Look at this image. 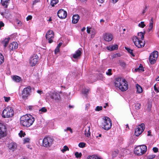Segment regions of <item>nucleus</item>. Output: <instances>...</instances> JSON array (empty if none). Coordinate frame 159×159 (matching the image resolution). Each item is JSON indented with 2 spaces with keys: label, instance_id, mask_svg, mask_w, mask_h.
I'll use <instances>...</instances> for the list:
<instances>
[{
  "label": "nucleus",
  "instance_id": "f257e3e1",
  "mask_svg": "<svg viewBox=\"0 0 159 159\" xmlns=\"http://www.w3.org/2000/svg\"><path fill=\"white\" fill-rule=\"evenodd\" d=\"M34 118L30 114H26L21 116L20 119V125L24 127H29L32 125Z\"/></svg>",
  "mask_w": 159,
  "mask_h": 159
},
{
  "label": "nucleus",
  "instance_id": "f03ea898",
  "mask_svg": "<svg viewBox=\"0 0 159 159\" xmlns=\"http://www.w3.org/2000/svg\"><path fill=\"white\" fill-rule=\"evenodd\" d=\"M115 86L118 87L122 91H126L128 88L127 82L124 79L118 77L116 79L115 82Z\"/></svg>",
  "mask_w": 159,
  "mask_h": 159
},
{
  "label": "nucleus",
  "instance_id": "7ed1b4c3",
  "mask_svg": "<svg viewBox=\"0 0 159 159\" xmlns=\"http://www.w3.org/2000/svg\"><path fill=\"white\" fill-rule=\"evenodd\" d=\"M102 128L107 130H109L112 127V121L110 118L107 117L102 118Z\"/></svg>",
  "mask_w": 159,
  "mask_h": 159
},
{
  "label": "nucleus",
  "instance_id": "20e7f679",
  "mask_svg": "<svg viewBox=\"0 0 159 159\" xmlns=\"http://www.w3.org/2000/svg\"><path fill=\"white\" fill-rule=\"evenodd\" d=\"M147 150V146L143 145L136 147L134 149V152L137 155L141 156L144 154Z\"/></svg>",
  "mask_w": 159,
  "mask_h": 159
},
{
  "label": "nucleus",
  "instance_id": "39448f33",
  "mask_svg": "<svg viewBox=\"0 0 159 159\" xmlns=\"http://www.w3.org/2000/svg\"><path fill=\"white\" fill-rule=\"evenodd\" d=\"M14 111L12 108L8 107L3 111L2 116L4 118H8L11 117L13 116Z\"/></svg>",
  "mask_w": 159,
  "mask_h": 159
},
{
  "label": "nucleus",
  "instance_id": "423d86ee",
  "mask_svg": "<svg viewBox=\"0 0 159 159\" xmlns=\"http://www.w3.org/2000/svg\"><path fill=\"white\" fill-rule=\"evenodd\" d=\"M54 139L49 137H45L43 140L42 145L46 148L50 147L53 143Z\"/></svg>",
  "mask_w": 159,
  "mask_h": 159
},
{
  "label": "nucleus",
  "instance_id": "0eeeda50",
  "mask_svg": "<svg viewBox=\"0 0 159 159\" xmlns=\"http://www.w3.org/2000/svg\"><path fill=\"white\" fill-rule=\"evenodd\" d=\"M133 41L135 45L138 48H142L145 45V43L136 36L133 37Z\"/></svg>",
  "mask_w": 159,
  "mask_h": 159
},
{
  "label": "nucleus",
  "instance_id": "6e6552de",
  "mask_svg": "<svg viewBox=\"0 0 159 159\" xmlns=\"http://www.w3.org/2000/svg\"><path fill=\"white\" fill-rule=\"evenodd\" d=\"M31 91V88L30 86H28L24 89L22 91L21 94L22 98L25 100L27 99L30 94Z\"/></svg>",
  "mask_w": 159,
  "mask_h": 159
},
{
  "label": "nucleus",
  "instance_id": "1a4fd4ad",
  "mask_svg": "<svg viewBox=\"0 0 159 159\" xmlns=\"http://www.w3.org/2000/svg\"><path fill=\"white\" fill-rule=\"evenodd\" d=\"M158 56V52L154 51L151 53L149 58L150 63L151 64H154L156 61Z\"/></svg>",
  "mask_w": 159,
  "mask_h": 159
},
{
  "label": "nucleus",
  "instance_id": "9d476101",
  "mask_svg": "<svg viewBox=\"0 0 159 159\" xmlns=\"http://www.w3.org/2000/svg\"><path fill=\"white\" fill-rule=\"evenodd\" d=\"M39 57L37 54H34L31 56L29 59V63L31 66H34L37 63Z\"/></svg>",
  "mask_w": 159,
  "mask_h": 159
},
{
  "label": "nucleus",
  "instance_id": "9b49d317",
  "mask_svg": "<svg viewBox=\"0 0 159 159\" xmlns=\"http://www.w3.org/2000/svg\"><path fill=\"white\" fill-rule=\"evenodd\" d=\"M144 129V125L141 124L135 129V135L136 136H139Z\"/></svg>",
  "mask_w": 159,
  "mask_h": 159
},
{
  "label": "nucleus",
  "instance_id": "f8f14e48",
  "mask_svg": "<svg viewBox=\"0 0 159 159\" xmlns=\"http://www.w3.org/2000/svg\"><path fill=\"white\" fill-rule=\"evenodd\" d=\"M46 37L48 40L49 43H51L53 42L52 39L54 38L53 32L52 30H49L47 32Z\"/></svg>",
  "mask_w": 159,
  "mask_h": 159
},
{
  "label": "nucleus",
  "instance_id": "ddd939ff",
  "mask_svg": "<svg viewBox=\"0 0 159 159\" xmlns=\"http://www.w3.org/2000/svg\"><path fill=\"white\" fill-rule=\"evenodd\" d=\"M102 38L104 40L107 42L111 41L113 38V36L110 33H105L103 34Z\"/></svg>",
  "mask_w": 159,
  "mask_h": 159
},
{
  "label": "nucleus",
  "instance_id": "4468645a",
  "mask_svg": "<svg viewBox=\"0 0 159 159\" xmlns=\"http://www.w3.org/2000/svg\"><path fill=\"white\" fill-rule=\"evenodd\" d=\"M57 15L61 19H65L66 18L67 13L66 11L63 9L59 10L57 12Z\"/></svg>",
  "mask_w": 159,
  "mask_h": 159
},
{
  "label": "nucleus",
  "instance_id": "2eb2a0df",
  "mask_svg": "<svg viewBox=\"0 0 159 159\" xmlns=\"http://www.w3.org/2000/svg\"><path fill=\"white\" fill-rule=\"evenodd\" d=\"M6 129V126L0 123V139L5 136Z\"/></svg>",
  "mask_w": 159,
  "mask_h": 159
},
{
  "label": "nucleus",
  "instance_id": "dca6fc26",
  "mask_svg": "<svg viewBox=\"0 0 159 159\" xmlns=\"http://www.w3.org/2000/svg\"><path fill=\"white\" fill-rule=\"evenodd\" d=\"M50 97L52 99L55 101H58L60 98L59 94L55 91L51 93Z\"/></svg>",
  "mask_w": 159,
  "mask_h": 159
},
{
  "label": "nucleus",
  "instance_id": "f3484780",
  "mask_svg": "<svg viewBox=\"0 0 159 159\" xmlns=\"http://www.w3.org/2000/svg\"><path fill=\"white\" fill-rule=\"evenodd\" d=\"M18 47V43L16 42H13L9 45V48L10 50H14L17 49Z\"/></svg>",
  "mask_w": 159,
  "mask_h": 159
},
{
  "label": "nucleus",
  "instance_id": "a211bd4d",
  "mask_svg": "<svg viewBox=\"0 0 159 159\" xmlns=\"http://www.w3.org/2000/svg\"><path fill=\"white\" fill-rule=\"evenodd\" d=\"M85 128L84 134L85 136L89 138L90 136V126L86 125L85 126Z\"/></svg>",
  "mask_w": 159,
  "mask_h": 159
},
{
  "label": "nucleus",
  "instance_id": "6ab92c4d",
  "mask_svg": "<svg viewBox=\"0 0 159 159\" xmlns=\"http://www.w3.org/2000/svg\"><path fill=\"white\" fill-rule=\"evenodd\" d=\"M17 147L16 144L15 143H11L9 144L8 146L9 149L12 152Z\"/></svg>",
  "mask_w": 159,
  "mask_h": 159
},
{
  "label": "nucleus",
  "instance_id": "aec40b11",
  "mask_svg": "<svg viewBox=\"0 0 159 159\" xmlns=\"http://www.w3.org/2000/svg\"><path fill=\"white\" fill-rule=\"evenodd\" d=\"M82 53L81 49H79L75 53L73 54V57L74 58L76 59L80 57Z\"/></svg>",
  "mask_w": 159,
  "mask_h": 159
},
{
  "label": "nucleus",
  "instance_id": "412c9836",
  "mask_svg": "<svg viewBox=\"0 0 159 159\" xmlns=\"http://www.w3.org/2000/svg\"><path fill=\"white\" fill-rule=\"evenodd\" d=\"M80 19V16L78 15H74L72 17V22L74 24L77 23Z\"/></svg>",
  "mask_w": 159,
  "mask_h": 159
},
{
  "label": "nucleus",
  "instance_id": "4be33fe9",
  "mask_svg": "<svg viewBox=\"0 0 159 159\" xmlns=\"http://www.w3.org/2000/svg\"><path fill=\"white\" fill-rule=\"evenodd\" d=\"M10 0H1L2 5L5 8H7L9 3Z\"/></svg>",
  "mask_w": 159,
  "mask_h": 159
},
{
  "label": "nucleus",
  "instance_id": "5701e85b",
  "mask_svg": "<svg viewBox=\"0 0 159 159\" xmlns=\"http://www.w3.org/2000/svg\"><path fill=\"white\" fill-rule=\"evenodd\" d=\"M10 39V38H5L4 40L2 41L1 43L3 45L4 48H6L7 46Z\"/></svg>",
  "mask_w": 159,
  "mask_h": 159
},
{
  "label": "nucleus",
  "instance_id": "b1692460",
  "mask_svg": "<svg viewBox=\"0 0 159 159\" xmlns=\"http://www.w3.org/2000/svg\"><path fill=\"white\" fill-rule=\"evenodd\" d=\"M118 48V46L116 45H114L110 46H107L106 48L107 49L110 51H112V50L116 49Z\"/></svg>",
  "mask_w": 159,
  "mask_h": 159
},
{
  "label": "nucleus",
  "instance_id": "393cba45",
  "mask_svg": "<svg viewBox=\"0 0 159 159\" xmlns=\"http://www.w3.org/2000/svg\"><path fill=\"white\" fill-rule=\"evenodd\" d=\"M145 33V32H144V33H143L142 32L138 33V37L137 36V37L139 38V39L142 40H143Z\"/></svg>",
  "mask_w": 159,
  "mask_h": 159
},
{
  "label": "nucleus",
  "instance_id": "a878e982",
  "mask_svg": "<svg viewBox=\"0 0 159 159\" xmlns=\"http://www.w3.org/2000/svg\"><path fill=\"white\" fill-rule=\"evenodd\" d=\"M12 78L14 81L16 82H19L21 80V77L17 75L13 76Z\"/></svg>",
  "mask_w": 159,
  "mask_h": 159
},
{
  "label": "nucleus",
  "instance_id": "bb28decb",
  "mask_svg": "<svg viewBox=\"0 0 159 159\" xmlns=\"http://www.w3.org/2000/svg\"><path fill=\"white\" fill-rule=\"evenodd\" d=\"M87 159H99V157L98 155L93 154L92 156H88Z\"/></svg>",
  "mask_w": 159,
  "mask_h": 159
},
{
  "label": "nucleus",
  "instance_id": "cd10ccee",
  "mask_svg": "<svg viewBox=\"0 0 159 159\" xmlns=\"http://www.w3.org/2000/svg\"><path fill=\"white\" fill-rule=\"evenodd\" d=\"M136 88L137 89V91L139 93H142L143 91V89L142 87L139 84H137Z\"/></svg>",
  "mask_w": 159,
  "mask_h": 159
},
{
  "label": "nucleus",
  "instance_id": "c85d7f7f",
  "mask_svg": "<svg viewBox=\"0 0 159 159\" xmlns=\"http://www.w3.org/2000/svg\"><path fill=\"white\" fill-rule=\"evenodd\" d=\"M125 48L126 50L132 56H134V55L133 52L132 50L130 49V48L126 47H125Z\"/></svg>",
  "mask_w": 159,
  "mask_h": 159
},
{
  "label": "nucleus",
  "instance_id": "c756f323",
  "mask_svg": "<svg viewBox=\"0 0 159 159\" xmlns=\"http://www.w3.org/2000/svg\"><path fill=\"white\" fill-rule=\"evenodd\" d=\"M4 58L3 55L0 53V65L2 64L4 61Z\"/></svg>",
  "mask_w": 159,
  "mask_h": 159
},
{
  "label": "nucleus",
  "instance_id": "7c9ffc66",
  "mask_svg": "<svg viewBox=\"0 0 159 159\" xmlns=\"http://www.w3.org/2000/svg\"><path fill=\"white\" fill-rule=\"evenodd\" d=\"M135 70L137 71L139 70H141L142 71H144V69L143 68V66L140 64L139 66V67L138 68L135 69Z\"/></svg>",
  "mask_w": 159,
  "mask_h": 159
},
{
  "label": "nucleus",
  "instance_id": "2f4dec72",
  "mask_svg": "<svg viewBox=\"0 0 159 159\" xmlns=\"http://www.w3.org/2000/svg\"><path fill=\"white\" fill-rule=\"evenodd\" d=\"M58 2V0H52L51 2V5L52 7H54L55 5Z\"/></svg>",
  "mask_w": 159,
  "mask_h": 159
},
{
  "label": "nucleus",
  "instance_id": "473e14b6",
  "mask_svg": "<svg viewBox=\"0 0 159 159\" xmlns=\"http://www.w3.org/2000/svg\"><path fill=\"white\" fill-rule=\"evenodd\" d=\"M75 155L76 158H78L81 157L82 154L81 152H76L75 153Z\"/></svg>",
  "mask_w": 159,
  "mask_h": 159
},
{
  "label": "nucleus",
  "instance_id": "72a5a7b5",
  "mask_svg": "<svg viewBox=\"0 0 159 159\" xmlns=\"http://www.w3.org/2000/svg\"><path fill=\"white\" fill-rule=\"evenodd\" d=\"M86 144L84 142H80L78 146L79 147L81 148H84L85 147Z\"/></svg>",
  "mask_w": 159,
  "mask_h": 159
},
{
  "label": "nucleus",
  "instance_id": "f704fd0d",
  "mask_svg": "<svg viewBox=\"0 0 159 159\" xmlns=\"http://www.w3.org/2000/svg\"><path fill=\"white\" fill-rule=\"evenodd\" d=\"M135 109L137 110H138L140 108L141 104L140 103H137L135 105Z\"/></svg>",
  "mask_w": 159,
  "mask_h": 159
},
{
  "label": "nucleus",
  "instance_id": "c9c22d12",
  "mask_svg": "<svg viewBox=\"0 0 159 159\" xmlns=\"http://www.w3.org/2000/svg\"><path fill=\"white\" fill-rule=\"evenodd\" d=\"M68 148L66 146H65L64 147V148L63 149L61 150V151L63 152L64 153L67 150H69Z\"/></svg>",
  "mask_w": 159,
  "mask_h": 159
},
{
  "label": "nucleus",
  "instance_id": "e433bc0d",
  "mask_svg": "<svg viewBox=\"0 0 159 159\" xmlns=\"http://www.w3.org/2000/svg\"><path fill=\"white\" fill-rule=\"evenodd\" d=\"M138 26L141 28H143L145 26V25L144 24V22H141L139 24Z\"/></svg>",
  "mask_w": 159,
  "mask_h": 159
},
{
  "label": "nucleus",
  "instance_id": "4c0bfd02",
  "mask_svg": "<svg viewBox=\"0 0 159 159\" xmlns=\"http://www.w3.org/2000/svg\"><path fill=\"white\" fill-rule=\"evenodd\" d=\"M112 70L111 69H109L108 70V71L106 73L107 75H112Z\"/></svg>",
  "mask_w": 159,
  "mask_h": 159
},
{
  "label": "nucleus",
  "instance_id": "58836bf2",
  "mask_svg": "<svg viewBox=\"0 0 159 159\" xmlns=\"http://www.w3.org/2000/svg\"><path fill=\"white\" fill-rule=\"evenodd\" d=\"M120 66L123 67H125L126 66V64L124 62L121 61L120 62Z\"/></svg>",
  "mask_w": 159,
  "mask_h": 159
},
{
  "label": "nucleus",
  "instance_id": "ea45409f",
  "mask_svg": "<svg viewBox=\"0 0 159 159\" xmlns=\"http://www.w3.org/2000/svg\"><path fill=\"white\" fill-rule=\"evenodd\" d=\"M47 110L45 107H42L41 109H39V111H42L43 112H45L47 111Z\"/></svg>",
  "mask_w": 159,
  "mask_h": 159
},
{
  "label": "nucleus",
  "instance_id": "a19ab883",
  "mask_svg": "<svg viewBox=\"0 0 159 159\" xmlns=\"http://www.w3.org/2000/svg\"><path fill=\"white\" fill-rule=\"evenodd\" d=\"M89 91L90 90L89 89H84L83 93L84 94H87L89 93Z\"/></svg>",
  "mask_w": 159,
  "mask_h": 159
},
{
  "label": "nucleus",
  "instance_id": "79ce46f5",
  "mask_svg": "<svg viewBox=\"0 0 159 159\" xmlns=\"http://www.w3.org/2000/svg\"><path fill=\"white\" fill-rule=\"evenodd\" d=\"M3 98L5 102H8L10 99V97H6L5 96H4Z\"/></svg>",
  "mask_w": 159,
  "mask_h": 159
},
{
  "label": "nucleus",
  "instance_id": "37998d69",
  "mask_svg": "<svg viewBox=\"0 0 159 159\" xmlns=\"http://www.w3.org/2000/svg\"><path fill=\"white\" fill-rule=\"evenodd\" d=\"M27 110L31 111L33 109V106H27Z\"/></svg>",
  "mask_w": 159,
  "mask_h": 159
},
{
  "label": "nucleus",
  "instance_id": "c03bdc74",
  "mask_svg": "<svg viewBox=\"0 0 159 159\" xmlns=\"http://www.w3.org/2000/svg\"><path fill=\"white\" fill-rule=\"evenodd\" d=\"M153 23L150 22V25H149V31L151 30L152 29V28H153Z\"/></svg>",
  "mask_w": 159,
  "mask_h": 159
},
{
  "label": "nucleus",
  "instance_id": "a18cd8bd",
  "mask_svg": "<svg viewBox=\"0 0 159 159\" xmlns=\"http://www.w3.org/2000/svg\"><path fill=\"white\" fill-rule=\"evenodd\" d=\"M155 157V155H149L148 158L149 159H152L154 158Z\"/></svg>",
  "mask_w": 159,
  "mask_h": 159
},
{
  "label": "nucleus",
  "instance_id": "49530a36",
  "mask_svg": "<svg viewBox=\"0 0 159 159\" xmlns=\"http://www.w3.org/2000/svg\"><path fill=\"white\" fill-rule=\"evenodd\" d=\"M65 131H66V130H69L70 131V133H73V131L72 130V129L70 127H67L66 128V130L65 129L64 130Z\"/></svg>",
  "mask_w": 159,
  "mask_h": 159
},
{
  "label": "nucleus",
  "instance_id": "de8ad7c7",
  "mask_svg": "<svg viewBox=\"0 0 159 159\" xmlns=\"http://www.w3.org/2000/svg\"><path fill=\"white\" fill-rule=\"evenodd\" d=\"M59 52V48H56L54 52L55 54Z\"/></svg>",
  "mask_w": 159,
  "mask_h": 159
},
{
  "label": "nucleus",
  "instance_id": "09e8293b",
  "mask_svg": "<svg viewBox=\"0 0 159 159\" xmlns=\"http://www.w3.org/2000/svg\"><path fill=\"white\" fill-rule=\"evenodd\" d=\"M32 17L31 15L28 16L27 17H26V20L27 21H28L29 20H30L32 19Z\"/></svg>",
  "mask_w": 159,
  "mask_h": 159
},
{
  "label": "nucleus",
  "instance_id": "8fccbe9b",
  "mask_svg": "<svg viewBox=\"0 0 159 159\" xmlns=\"http://www.w3.org/2000/svg\"><path fill=\"white\" fill-rule=\"evenodd\" d=\"M152 150L154 152H158V149L156 147L153 148Z\"/></svg>",
  "mask_w": 159,
  "mask_h": 159
},
{
  "label": "nucleus",
  "instance_id": "3c124183",
  "mask_svg": "<svg viewBox=\"0 0 159 159\" xmlns=\"http://www.w3.org/2000/svg\"><path fill=\"white\" fill-rule=\"evenodd\" d=\"M118 154V153H116V152L115 151L112 154V156L113 157H115Z\"/></svg>",
  "mask_w": 159,
  "mask_h": 159
},
{
  "label": "nucleus",
  "instance_id": "603ef678",
  "mask_svg": "<svg viewBox=\"0 0 159 159\" xmlns=\"http://www.w3.org/2000/svg\"><path fill=\"white\" fill-rule=\"evenodd\" d=\"M19 134L20 136V137H22V136L24 137V135H23V132L22 130L20 131V132Z\"/></svg>",
  "mask_w": 159,
  "mask_h": 159
},
{
  "label": "nucleus",
  "instance_id": "864d4df0",
  "mask_svg": "<svg viewBox=\"0 0 159 159\" xmlns=\"http://www.w3.org/2000/svg\"><path fill=\"white\" fill-rule=\"evenodd\" d=\"M154 90L155 91L157 92V93H158V92H159V91L158 90L156 86V84H155L154 86Z\"/></svg>",
  "mask_w": 159,
  "mask_h": 159
},
{
  "label": "nucleus",
  "instance_id": "5fc2aeb1",
  "mask_svg": "<svg viewBox=\"0 0 159 159\" xmlns=\"http://www.w3.org/2000/svg\"><path fill=\"white\" fill-rule=\"evenodd\" d=\"M4 26V24L2 21L0 22V29L2 27H3Z\"/></svg>",
  "mask_w": 159,
  "mask_h": 159
},
{
  "label": "nucleus",
  "instance_id": "6e6d98bb",
  "mask_svg": "<svg viewBox=\"0 0 159 159\" xmlns=\"http://www.w3.org/2000/svg\"><path fill=\"white\" fill-rule=\"evenodd\" d=\"M87 33L88 34H90V28L88 27L87 28Z\"/></svg>",
  "mask_w": 159,
  "mask_h": 159
},
{
  "label": "nucleus",
  "instance_id": "4d7b16f0",
  "mask_svg": "<svg viewBox=\"0 0 159 159\" xmlns=\"http://www.w3.org/2000/svg\"><path fill=\"white\" fill-rule=\"evenodd\" d=\"M30 139L29 138H26L24 139V141L25 143H28L29 142Z\"/></svg>",
  "mask_w": 159,
  "mask_h": 159
},
{
  "label": "nucleus",
  "instance_id": "13d9d810",
  "mask_svg": "<svg viewBox=\"0 0 159 159\" xmlns=\"http://www.w3.org/2000/svg\"><path fill=\"white\" fill-rule=\"evenodd\" d=\"M62 44V43L61 42L58 45H57V47L56 48H59L61 46Z\"/></svg>",
  "mask_w": 159,
  "mask_h": 159
},
{
  "label": "nucleus",
  "instance_id": "bf43d9fd",
  "mask_svg": "<svg viewBox=\"0 0 159 159\" xmlns=\"http://www.w3.org/2000/svg\"><path fill=\"white\" fill-rule=\"evenodd\" d=\"M89 104H86L85 105V109H86L87 110L88 109V108L89 107Z\"/></svg>",
  "mask_w": 159,
  "mask_h": 159
},
{
  "label": "nucleus",
  "instance_id": "052dcab7",
  "mask_svg": "<svg viewBox=\"0 0 159 159\" xmlns=\"http://www.w3.org/2000/svg\"><path fill=\"white\" fill-rule=\"evenodd\" d=\"M39 2V0H35L33 2V5L35 4L36 3L38 2Z\"/></svg>",
  "mask_w": 159,
  "mask_h": 159
},
{
  "label": "nucleus",
  "instance_id": "680f3d73",
  "mask_svg": "<svg viewBox=\"0 0 159 159\" xmlns=\"http://www.w3.org/2000/svg\"><path fill=\"white\" fill-rule=\"evenodd\" d=\"M96 111H99V106H97L96 108L95 109Z\"/></svg>",
  "mask_w": 159,
  "mask_h": 159
},
{
  "label": "nucleus",
  "instance_id": "e2e57ef3",
  "mask_svg": "<svg viewBox=\"0 0 159 159\" xmlns=\"http://www.w3.org/2000/svg\"><path fill=\"white\" fill-rule=\"evenodd\" d=\"M118 0H111L112 2L113 3H116L118 1Z\"/></svg>",
  "mask_w": 159,
  "mask_h": 159
},
{
  "label": "nucleus",
  "instance_id": "0e129e2a",
  "mask_svg": "<svg viewBox=\"0 0 159 159\" xmlns=\"http://www.w3.org/2000/svg\"><path fill=\"white\" fill-rule=\"evenodd\" d=\"M16 23L17 24H20L21 23V22L20 21L18 20H17L16 21Z\"/></svg>",
  "mask_w": 159,
  "mask_h": 159
},
{
  "label": "nucleus",
  "instance_id": "69168bd1",
  "mask_svg": "<svg viewBox=\"0 0 159 159\" xmlns=\"http://www.w3.org/2000/svg\"><path fill=\"white\" fill-rule=\"evenodd\" d=\"M151 106H150V105H148V111H150L151 110Z\"/></svg>",
  "mask_w": 159,
  "mask_h": 159
},
{
  "label": "nucleus",
  "instance_id": "338daca9",
  "mask_svg": "<svg viewBox=\"0 0 159 159\" xmlns=\"http://www.w3.org/2000/svg\"><path fill=\"white\" fill-rule=\"evenodd\" d=\"M85 27H83L81 29V31L83 32L85 30Z\"/></svg>",
  "mask_w": 159,
  "mask_h": 159
},
{
  "label": "nucleus",
  "instance_id": "774afa93",
  "mask_svg": "<svg viewBox=\"0 0 159 159\" xmlns=\"http://www.w3.org/2000/svg\"><path fill=\"white\" fill-rule=\"evenodd\" d=\"M37 92L38 93L41 94V93L42 92V91H40V90H38Z\"/></svg>",
  "mask_w": 159,
  "mask_h": 159
}]
</instances>
